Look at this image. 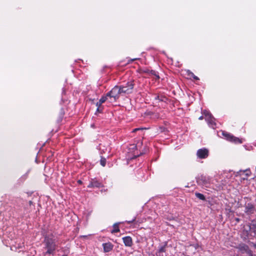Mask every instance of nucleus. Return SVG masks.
<instances>
[{
	"instance_id": "1a4fd4ad",
	"label": "nucleus",
	"mask_w": 256,
	"mask_h": 256,
	"mask_svg": "<svg viewBox=\"0 0 256 256\" xmlns=\"http://www.w3.org/2000/svg\"><path fill=\"white\" fill-rule=\"evenodd\" d=\"M102 246L105 252H110L113 248V245L110 242L103 244Z\"/></svg>"
},
{
	"instance_id": "b1692460",
	"label": "nucleus",
	"mask_w": 256,
	"mask_h": 256,
	"mask_svg": "<svg viewBox=\"0 0 256 256\" xmlns=\"http://www.w3.org/2000/svg\"><path fill=\"white\" fill-rule=\"evenodd\" d=\"M135 60H136V58L131 59V60H128V62H132V61H134Z\"/></svg>"
},
{
	"instance_id": "ddd939ff",
	"label": "nucleus",
	"mask_w": 256,
	"mask_h": 256,
	"mask_svg": "<svg viewBox=\"0 0 256 256\" xmlns=\"http://www.w3.org/2000/svg\"><path fill=\"white\" fill-rule=\"evenodd\" d=\"M102 103H101L100 101L98 102L96 104V106H97L96 112H100L102 111V110L100 109V106L102 104Z\"/></svg>"
},
{
	"instance_id": "4be33fe9",
	"label": "nucleus",
	"mask_w": 256,
	"mask_h": 256,
	"mask_svg": "<svg viewBox=\"0 0 256 256\" xmlns=\"http://www.w3.org/2000/svg\"><path fill=\"white\" fill-rule=\"evenodd\" d=\"M154 75L156 76V78H159V76L158 74H156L155 72H154Z\"/></svg>"
},
{
	"instance_id": "f3484780",
	"label": "nucleus",
	"mask_w": 256,
	"mask_h": 256,
	"mask_svg": "<svg viewBox=\"0 0 256 256\" xmlns=\"http://www.w3.org/2000/svg\"><path fill=\"white\" fill-rule=\"evenodd\" d=\"M186 72L188 74V76H189L190 78H191L194 75L192 72L190 70H188Z\"/></svg>"
},
{
	"instance_id": "423d86ee",
	"label": "nucleus",
	"mask_w": 256,
	"mask_h": 256,
	"mask_svg": "<svg viewBox=\"0 0 256 256\" xmlns=\"http://www.w3.org/2000/svg\"><path fill=\"white\" fill-rule=\"evenodd\" d=\"M222 134H223L224 136L226 137V138L230 142H232L236 144H241L242 142V141L241 140H240V138H238L234 137V136H231L229 134L224 132H222Z\"/></svg>"
},
{
	"instance_id": "2eb2a0df",
	"label": "nucleus",
	"mask_w": 256,
	"mask_h": 256,
	"mask_svg": "<svg viewBox=\"0 0 256 256\" xmlns=\"http://www.w3.org/2000/svg\"><path fill=\"white\" fill-rule=\"evenodd\" d=\"M108 97V96H107V94L104 96H102L100 100L99 101H100V102L101 103H104V102H105L106 101V100L108 99L107 98Z\"/></svg>"
},
{
	"instance_id": "412c9836",
	"label": "nucleus",
	"mask_w": 256,
	"mask_h": 256,
	"mask_svg": "<svg viewBox=\"0 0 256 256\" xmlns=\"http://www.w3.org/2000/svg\"><path fill=\"white\" fill-rule=\"evenodd\" d=\"M134 220H135V218H134V219H132V220L128 221L127 222H128V224H130V223L132 222H134Z\"/></svg>"
},
{
	"instance_id": "393cba45",
	"label": "nucleus",
	"mask_w": 256,
	"mask_h": 256,
	"mask_svg": "<svg viewBox=\"0 0 256 256\" xmlns=\"http://www.w3.org/2000/svg\"><path fill=\"white\" fill-rule=\"evenodd\" d=\"M78 184H82V182L80 180H78Z\"/></svg>"
},
{
	"instance_id": "6e6552de",
	"label": "nucleus",
	"mask_w": 256,
	"mask_h": 256,
	"mask_svg": "<svg viewBox=\"0 0 256 256\" xmlns=\"http://www.w3.org/2000/svg\"><path fill=\"white\" fill-rule=\"evenodd\" d=\"M123 242L126 246L130 247L132 244V238L130 236H125L122 238Z\"/></svg>"
},
{
	"instance_id": "20e7f679",
	"label": "nucleus",
	"mask_w": 256,
	"mask_h": 256,
	"mask_svg": "<svg viewBox=\"0 0 256 256\" xmlns=\"http://www.w3.org/2000/svg\"><path fill=\"white\" fill-rule=\"evenodd\" d=\"M134 88L132 82H128L126 86H120L121 92L124 94L131 93Z\"/></svg>"
},
{
	"instance_id": "5701e85b",
	"label": "nucleus",
	"mask_w": 256,
	"mask_h": 256,
	"mask_svg": "<svg viewBox=\"0 0 256 256\" xmlns=\"http://www.w3.org/2000/svg\"><path fill=\"white\" fill-rule=\"evenodd\" d=\"M139 130H140V128H135L133 130L132 132H136V131H137Z\"/></svg>"
},
{
	"instance_id": "7ed1b4c3",
	"label": "nucleus",
	"mask_w": 256,
	"mask_h": 256,
	"mask_svg": "<svg viewBox=\"0 0 256 256\" xmlns=\"http://www.w3.org/2000/svg\"><path fill=\"white\" fill-rule=\"evenodd\" d=\"M203 114L204 116L205 119L207 121L209 126L212 128H214V126H216V124L214 122L215 120L212 115L206 110L204 111Z\"/></svg>"
},
{
	"instance_id": "f8f14e48",
	"label": "nucleus",
	"mask_w": 256,
	"mask_h": 256,
	"mask_svg": "<svg viewBox=\"0 0 256 256\" xmlns=\"http://www.w3.org/2000/svg\"><path fill=\"white\" fill-rule=\"evenodd\" d=\"M196 196L200 200H204L205 198L204 196L200 193H196Z\"/></svg>"
},
{
	"instance_id": "f03ea898",
	"label": "nucleus",
	"mask_w": 256,
	"mask_h": 256,
	"mask_svg": "<svg viewBox=\"0 0 256 256\" xmlns=\"http://www.w3.org/2000/svg\"><path fill=\"white\" fill-rule=\"evenodd\" d=\"M122 94L120 87L115 86L107 94V96L110 98H114V100L118 99L120 94Z\"/></svg>"
},
{
	"instance_id": "f257e3e1",
	"label": "nucleus",
	"mask_w": 256,
	"mask_h": 256,
	"mask_svg": "<svg viewBox=\"0 0 256 256\" xmlns=\"http://www.w3.org/2000/svg\"><path fill=\"white\" fill-rule=\"evenodd\" d=\"M44 244L46 248L47 249L46 254H52L56 249L54 240L52 237H46L45 238Z\"/></svg>"
},
{
	"instance_id": "39448f33",
	"label": "nucleus",
	"mask_w": 256,
	"mask_h": 256,
	"mask_svg": "<svg viewBox=\"0 0 256 256\" xmlns=\"http://www.w3.org/2000/svg\"><path fill=\"white\" fill-rule=\"evenodd\" d=\"M208 150L206 148L199 149L196 152V156L199 158H206L208 156Z\"/></svg>"
},
{
	"instance_id": "bb28decb",
	"label": "nucleus",
	"mask_w": 256,
	"mask_h": 256,
	"mask_svg": "<svg viewBox=\"0 0 256 256\" xmlns=\"http://www.w3.org/2000/svg\"><path fill=\"white\" fill-rule=\"evenodd\" d=\"M156 98H158V100H160L159 96H157Z\"/></svg>"
},
{
	"instance_id": "6ab92c4d",
	"label": "nucleus",
	"mask_w": 256,
	"mask_h": 256,
	"mask_svg": "<svg viewBox=\"0 0 256 256\" xmlns=\"http://www.w3.org/2000/svg\"><path fill=\"white\" fill-rule=\"evenodd\" d=\"M136 145H134V144H132V145H131V146H130V149H131V150H133L136 149Z\"/></svg>"
},
{
	"instance_id": "dca6fc26",
	"label": "nucleus",
	"mask_w": 256,
	"mask_h": 256,
	"mask_svg": "<svg viewBox=\"0 0 256 256\" xmlns=\"http://www.w3.org/2000/svg\"><path fill=\"white\" fill-rule=\"evenodd\" d=\"M100 164L102 166H104L106 164V160L105 158H102L100 161Z\"/></svg>"
},
{
	"instance_id": "9d476101",
	"label": "nucleus",
	"mask_w": 256,
	"mask_h": 256,
	"mask_svg": "<svg viewBox=\"0 0 256 256\" xmlns=\"http://www.w3.org/2000/svg\"><path fill=\"white\" fill-rule=\"evenodd\" d=\"M119 223H116L113 225V230H112V233L114 234L120 232L118 228Z\"/></svg>"
},
{
	"instance_id": "9b49d317",
	"label": "nucleus",
	"mask_w": 256,
	"mask_h": 256,
	"mask_svg": "<svg viewBox=\"0 0 256 256\" xmlns=\"http://www.w3.org/2000/svg\"><path fill=\"white\" fill-rule=\"evenodd\" d=\"M165 252L164 247H162L156 254V256H164V254Z\"/></svg>"
},
{
	"instance_id": "cd10ccee",
	"label": "nucleus",
	"mask_w": 256,
	"mask_h": 256,
	"mask_svg": "<svg viewBox=\"0 0 256 256\" xmlns=\"http://www.w3.org/2000/svg\"><path fill=\"white\" fill-rule=\"evenodd\" d=\"M254 246L256 248V244L254 245Z\"/></svg>"
},
{
	"instance_id": "a211bd4d",
	"label": "nucleus",
	"mask_w": 256,
	"mask_h": 256,
	"mask_svg": "<svg viewBox=\"0 0 256 256\" xmlns=\"http://www.w3.org/2000/svg\"><path fill=\"white\" fill-rule=\"evenodd\" d=\"M242 172L246 173V176H249L250 175V171L249 170H244Z\"/></svg>"
},
{
	"instance_id": "4468645a",
	"label": "nucleus",
	"mask_w": 256,
	"mask_h": 256,
	"mask_svg": "<svg viewBox=\"0 0 256 256\" xmlns=\"http://www.w3.org/2000/svg\"><path fill=\"white\" fill-rule=\"evenodd\" d=\"M102 103H101L100 101L98 102L96 104V106H97L96 112H100L102 111V110L100 109V106L102 104Z\"/></svg>"
},
{
	"instance_id": "a878e982",
	"label": "nucleus",
	"mask_w": 256,
	"mask_h": 256,
	"mask_svg": "<svg viewBox=\"0 0 256 256\" xmlns=\"http://www.w3.org/2000/svg\"><path fill=\"white\" fill-rule=\"evenodd\" d=\"M203 119V116H201L199 118V120H202Z\"/></svg>"
},
{
	"instance_id": "0eeeda50",
	"label": "nucleus",
	"mask_w": 256,
	"mask_h": 256,
	"mask_svg": "<svg viewBox=\"0 0 256 256\" xmlns=\"http://www.w3.org/2000/svg\"><path fill=\"white\" fill-rule=\"evenodd\" d=\"M102 184L99 182L97 180L96 178L92 179L90 181V183L88 185V188H100L102 186Z\"/></svg>"
},
{
	"instance_id": "aec40b11",
	"label": "nucleus",
	"mask_w": 256,
	"mask_h": 256,
	"mask_svg": "<svg viewBox=\"0 0 256 256\" xmlns=\"http://www.w3.org/2000/svg\"><path fill=\"white\" fill-rule=\"evenodd\" d=\"M192 78H193L196 80H198L199 79L198 76L194 75Z\"/></svg>"
}]
</instances>
